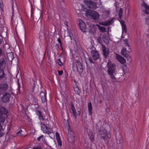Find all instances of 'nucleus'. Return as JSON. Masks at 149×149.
I'll return each instance as SVG.
<instances>
[{"instance_id": "obj_61", "label": "nucleus", "mask_w": 149, "mask_h": 149, "mask_svg": "<svg viewBox=\"0 0 149 149\" xmlns=\"http://www.w3.org/2000/svg\"><path fill=\"white\" fill-rule=\"evenodd\" d=\"M121 38H124V36H123V34H122V36H121Z\"/></svg>"}, {"instance_id": "obj_13", "label": "nucleus", "mask_w": 149, "mask_h": 149, "mask_svg": "<svg viewBox=\"0 0 149 149\" xmlns=\"http://www.w3.org/2000/svg\"><path fill=\"white\" fill-rule=\"evenodd\" d=\"M141 6L145 8L144 9H142V11L147 14H149V6L144 2L141 4Z\"/></svg>"}, {"instance_id": "obj_22", "label": "nucleus", "mask_w": 149, "mask_h": 149, "mask_svg": "<svg viewBox=\"0 0 149 149\" xmlns=\"http://www.w3.org/2000/svg\"><path fill=\"white\" fill-rule=\"evenodd\" d=\"M36 113L38 115L39 118L40 120H44V119L42 115V112L40 110H38L36 111Z\"/></svg>"}, {"instance_id": "obj_27", "label": "nucleus", "mask_w": 149, "mask_h": 149, "mask_svg": "<svg viewBox=\"0 0 149 149\" xmlns=\"http://www.w3.org/2000/svg\"><path fill=\"white\" fill-rule=\"evenodd\" d=\"M88 108L89 114L91 116L92 114V106L91 102H90L88 104Z\"/></svg>"}, {"instance_id": "obj_23", "label": "nucleus", "mask_w": 149, "mask_h": 149, "mask_svg": "<svg viewBox=\"0 0 149 149\" xmlns=\"http://www.w3.org/2000/svg\"><path fill=\"white\" fill-rule=\"evenodd\" d=\"M5 75L6 74L4 72L3 69H0V81L4 77H5V79H6L7 77H5Z\"/></svg>"}, {"instance_id": "obj_53", "label": "nucleus", "mask_w": 149, "mask_h": 149, "mask_svg": "<svg viewBox=\"0 0 149 149\" xmlns=\"http://www.w3.org/2000/svg\"><path fill=\"white\" fill-rule=\"evenodd\" d=\"M1 123H0V132L3 130L2 126L1 124Z\"/></svg>"}, {"instance_id": "obj_63", "label": "nucleus", "mask_w": 149, "mask_h": 149, "mask_svg": "<svg viewBox=\"0 0 149 149\" xmlns=\"http://www.w3.org/2000/svg\"><path fill=\"white\" fill-rule=\"evenodd\" d=\"M45 143L47 145V146H48V144H47V143L46 142H45Z\"/></svg>"}, {"instance_id": "obj_30", "label": "nucleus", "mask_w": 149, "mask_h": 149, "mask_svg": "<svg viewBox=\"0 0 149 149\" xmlns=\"http://www.w3.org/2000/svg\"><path fill=\"white\" fill-rule=\"evenodd\" d=\"M123 13V9L121 8H120L119 11V14L118 15V18L119 19H121L122 17V14Z\"/></svg>"}, {"instance_id": "obj_41", "label": "nucleus", "mask_w": 149, "mask_h": 149, "mask_svg": "<svg viewBox=\"0 0 149 149\" xmlns=\"http://www.w3.org/2000/svg\"><path fill=\"white\" fill-rule=\"evenodd\" d=\"M63 70L58 71V74L59 76L61 75L63 73Z\"/></svg>"}, {"instance_id": "obj_17", "label": "nucleus", "mask_w": 149, "mask_h": 149, "mask_svg": "<svg viewBox=\"0 0 149 149\" xmlns=\"http://www.w3.org/2000/svg\"><path fill=\"white\" fill-rule=\"evenodd\" d=\"M40 96L41 98L42 103H44L47 100L46 95L45 93L42 91L40 93Z\"/></svg>"}, {"instance_id": "obj_7", "label": "nucleus", "mask_w": 149, "mask_h": 149, "mask_svg": "<svg viewBox=\"0 0 149 149\" xmlns=\"http://www.w3.org/2000/svg\"><path fill=\"white\" fill-rule=\"evenodd\" d=\"M85 3L86 6L89 8L92 9L93 10H95L96 9L97 6L96 3L91 1H85Z\"/></svg>"}, {"instance_id": "obj_44", "label": "nucleus", "mask_w": 149, "mask_h": 149, "mask_svg": "<svg viewBox=\"0 0 149 149\" xmlns=\"http://www.w3.org/2000/svg\"><path fill=\"white\" fill-rule=\"evenodd\" d=\"M3 54L2 49L0 48V57L3 55Z\"/></svg>"}, {"instance_id": "obj_26", "label": "nucleus", "mask_w": 149, "mask_h": 149, "mask_svg": "<svg viewBox=\"0 0 149 149\" xmlns=\"http://www.w3.org/2000/svg\"><path fill=\"white\" fill-rule=\"evenodd\" d=\"M71 109L72 111V113L73 114L74 116L76 118L77 116V113L76 112L75 109L74 108V105H73V104L72 103L71 104Z\"/></svg>"}, {"instance_id": "obj_33", "label": "nucleus", "mask_w": 149, "mask_h": 149, "mask_svg": "<svg viewBox=\"0 0 149 149\" xmlns=\"http://www.w3.org/2000/svg\"><path fill=\"white\" fill-rule=\"evenodd\" d=\"M122 26V33H123V32H124L125 33L127 32V28L125 25H123Z\"/></svg>"}, {"instance_id": "obj_14", "label": "nucleus", "mask_w": 149, "mask_h": 149, "mask_svg": "<svg viewBox=\"0 0 149 149\" xmlns=\"http://www.w3.org/2000/svg\"><path fill=\"white\" fill-rule=\"evenodd\" d=\"M10 97V94L8 93H5L3 95L2 98V101L4 103H7L9 101Z\"/></svg>"}, {"instance_id": "obj_62", "label": "nucleus", "mask_w": 149, "mask_h": 149, "mask_svg": "<svg viewBox=\"0 0 149 149\" xmlns=\"http://www.w3.org/2000/svg\"><path fill=\"white\" fill-rule=\"evenodd\" d=\"M43 135H42L41 136H40V137L41 138H42V137H43Z\"/></svg>"}, {"instance_id": "obj_37", "label": "nucleus", "mask_w": 149, "mask_h": 149, "mask_svg": "<svg viewBox=\"0 0 149 149\" xmlns=\"http://www.w3.org/2000/svg\"><path fill=\"white\" fill-rule=\"evenodd\" d=\"M33 13L32 12V10H31V20H34V17H33Z\"/></svg>"}, {"instance_id": "obj_28", "label": "nucleus", "mask_w": 149, "mask_h": 149, "mask_svg": "<svg viewBox=\"0 0 149 149\" xmlns=\"http://www.w3.org/2000/svg\"><path fill=\"white\" fill-rule=\"evenodd\" d=\"M118 59L119 61L121 63L124 64L126 62V60L124 58L120 55L118 56Z\"/></svg>"}, {"instance_id": "obj_43", "label": "nucleus", "mask_w": 149, "mask_h": 149, "mask_svg": "<svg viewBox=\"0 0 149 149\" xmlns=\"http://www.w3.org/2000/svg\"><path fill=\"white\" fill-rule=\"evenodd\" d=\"M55 47L57 50H59V44H57L55 46Z\"/></svg>"}, {"instance_id": "obj_19", "label": "nucleus", "mask_w": 149, "mask_h": 149, "mask_svg": "<svg viewBox=\"0 0 149 149\" xmlns=\"http://www.w3.org/2000/svg\"><path fill=\"white\" fill-rule=\"evenodd\" d=\"M96 25L92 24L90 25L88 28V32L91 33H94L95 31Z\"/></svg>"}, {"instance_id": "obj_46", "label": "nucleus", "mask_w": 149, "mask_h": 149, "mask_svg": "<svg viewBox=\"0 0 149 149\" xmlns=\"http://www.w3.org/2000/svg\"><path fill=\"white\" fill-rule=\"evenodd\" d=\"M48 31V29H46V28H45V29H44V35L45 36V34H47V33H46V32H47V31Z\"/></svg>"}, {"instance_id": "obj_58", "label": "nucleus", "mask_w": 149, "mask_h": 149, "mask_svg": "<svg viewBox=\"0 0 149 149\" xmlns=\"http://www.w3.org/2000/svg\"><path fill=\"white\" fill-rule=\"evenodd\" d=\"M103 41H104V42H106V43H107V40H106L105 39H103Z\"/></svg>"}, {"instance_id": "obj_18", "label": "nucleus", "mask_w": 149, "mask_h": 149, "mask_svg": "<svg viewBox=\"0 0 149 149\" xmlns=\"http://www.w3.org/2000/svg\"><path fill=\"white\" fill-rule=\"evenodd\" d=\"M8 113V111L4 107L0 106V114H5L6 115Z\"/></svg>"}, {"instance_id": "obj_45", "label": "nucleus", "mask_w": 149, "mask_h": 149, "mask_svg": "<svg viewBox=\"0 0 149 149\" xmlns=\"http://www.w3.org/2000/svg\"><path fill=\"white\" fill-rule=\"evenodd\" d=\"M22 131L21 130V131H19L17 132V135L18 136H22V135H21V134L20 133V132H22Z\"/></svg>"}, {"instance_id": "obj_3", "label": "nucleus", "mask_w": 149, "mask_h": 149, "mask_svg": "<svg viewBox=\"0 0 149 149\" xmlns=\"http://www.w3.org/2000/svg\"><path fill=\"white\" fill-rule=\"evenodd\" d=\"M96 127L98 129V134L100 138L101 139H105L107 135L106 130L104 128L103 126L101 125H96Z\"/></svg>"}, {"instance_id": "obj_16", "label": "nucleus", "mask_w": 149, "mask_h": 149, "mask_svg": "<svg viewBox=\"0 0 149 149\" xmlns=\"http://www.w3.org/2000/svg\"><path fill=\"white\" fill-rule=\"evenodd\" d=\"M116 139L117 140V143L118 145L117 148H121L122 146L121 143L122 142V139L121 135H120L119 136V137L118 138L117 137H116Z\"/></svg>"}, {"instance_id": "obj_36", "label": "nucleus", "mask_w": 149, "mask_h": 149, "mask_svg": "<svg viewBox=\"0 0 149 149\" xmlns=\"http://www.w3.org/2000/svg\"><path fill=\"white\" fill-rule=\"evenodd\" d=\"M98 42L100 44L102 43V38L101 36H99L97 38Z\"/></svg>"}, {"instance_id": "obj_1", "label": "nucleus", "mask_w": 149, "mask_h": 149, "mask_svg": "<svg viewBox=\"0 0 149 149\" xmlns=\"http://www.w3.org/2000/svg\"><path fill=\"white\" fill-rule=\"evenodd\" d=\"M107 66L108 69L107 73L108 75L111 78L113 82L116 81L117 79L114 75L116 70V65L114 63H112L111 61L110 60L108 61Z\"/></svg>"}, {"instance_id": "obj_32", "label": "nucleus", "mask_w": 149, "mask_h": 149, "mask_svg": "<svg viewBox=\"0 0 149 149\" xmlns=\"http://www.w3.org/2000/svg\"><path fill=\"white\" fill-rule=\"evenodd\" d=\"M89 136L91 141L93 142L94 140V137L93 134L92 133H90L89 134Z\"/></svg>"}, {"instance_id": "obj_24", "label": "nucleus", "mask_w": 149, "mask_h": 149, "mask_svg": "<svg viewBox=\"0 0 149 149\" xmlns=\"http://www.w3.org/2000/svg\"><path fill=\"white\" fill-rule=\"evenodd\" d=\"M73 88H74V91L75 93L79 95H80V91L79 90V89L77 85V84H75L73 86Z\"/></svg>"}, {"instance_id": "obj_11", "label": "nucleus", "mask_w": 149, "mask_h": 149, "mask_svg": "<svg viewBox=\"0 0 149 149\" xmlns=\"http://www.w3.org/2000/svg\"><path fill=\"white\" fill-rule=\"evenodd\" d=\"M91 54L95 60H96L99 59L100 56L98 52L96 50H92L91 51Z\"/></svg>"}, {"instance_id": "obj_12", "label": "nucleus", "mask_w": 149, "mask_h": 149, "mask_svg": "<svg viewBox=\"0 0 149 149\" xmlns=\"http://www.w3.org/2000/svg\"><path fill=\"white\" fill-rule=\"evenodd\" d=\"M103 56L105 58H107L109 54V50L108 49H107L105 46L102 45V49Z\"/></svg>"}, {"instance_id": "obj_47", "label": "nucleus", "mask_w": 149, "mask_h": 149, "mask_svg": "<svg viewBox=\"0 0 149 149\" xmlns=\"http://www.w3.org/2000/svg\"><path fill=\"white\" fill-rule=\"evenodd\" d=\"M125 45V46L129 47V48H130V45H129L128 42L124 43Z\"/></svg>"}, {"instance_id": "obj_60", "label": "nucleus", "mask_w": 149, "mask_h": 149, "mask_svg": "<svg viewBox=\"0 0 149 149\" xmlns=\"http://www.w3.org/2000/svg\"><path fill=\"white\" fill-rule=\"evenodd\" d=\"M0 36L1 37V39H3L2 36V34L0 32Z\"/></svg>"}, {"instance_id": "obj_64", "label": "nucleus", "mask_w": 149, "mask_h": 149, "mask_svg": "<svg viewBox=\"0 0 149 149\" xmlns=\"http://www.w3.org/2000/svg\"><path fill=\"white\" fill-rule=\"evenodd\" d=\"M61 1L62 2H63V3H64V0H61Z\"/></svg>"}, {"instance_id": "obj_57", "label": "nucleus", "mask_w": 149, "mask_h": 149, "mask_svg": "<svg viewBox=\"0 0 149 149\" xmlns=\"http://www.w3.org/2000/svg\"><path fill=\"white\" fill-rule=\"evenodd\" d=\"M41 138L39 137H38V138H37V140L38 141H39L40 140V139H41Z\"/></svg>"}, {"instance_id": "obj_59", "label": "nucleus", "mask_w": 149, "mask_h": 149, "mask_svg": "<svg viewBox=\"0 0 149 149\" xmlns=\"http://www.w3.org/2000/svg\"><path fill=\"white\" fill-rule=\"evenodd\" d=\"M69 36L70 37V39H71V40H72V37H71V35L70 34L69 35Z\"/></svg>"}, {"instance_id": "obj_25", "label": "nucleus", "mask_w": 149, "mask_h": 149, "mask_svg": "<svg viewBox=\"0 0 149 149\" xmlns=\"http://www.w3.org/2000/svg\"><path fill=\"white\" fill-rule=\"evenodd\" d=\"M31 87L32 88V91L33 92H34V88L35 87V81L33 79H32L30 81Z\"/></svg>"}, {"instance_id": "obj_6", "label": "nucleus", "mask_w": 149, "mask_h": 149, "mask_svg": "<svg viewBox=\"0 0 149 149\" xmlns=\"http://www.w3.org/2000/svg\"><path fill=\"white\" fill-rule=\"evenodd\" d=\"M128 50H127L126 48L125 47H123L121 53L123 56L124 57L127 58L128 59H130V57L129 55V53L131 51L130 48L128 49Z\"/></svg>"}, {"instance_id": "obj_40", "label": "nucleus", "mask_w": 149, "mask_h": 149, "mask_svg": "<svg viewBox=\"0 0 149 149\" xmlns=\"http://www.w3.org/2000/svg\"><path fill=\"white\" fill-rule=\"evenodd\" d=\"M57 41L58 43L60 44V46H61V45H62V42L61 39L60 38H59L57 39Z\"/></svg>"}, {"instance_id": "obj_55", "label": "nucleus", "mask_w": 149, "mask_h": 149, "mask_svg": "<svg viewBox=\"0 0 149 149\" xmlns=\"http://www.w3.org/2000/svg\"><path fill=\"white\" fill-rule=\"evenodd\" d=\"M80 114V112L79 111H78V113H77V115L78 116H79Z\"/></svg>"}, {"instance_id": "obj_38", "label": "nucleus", "mask_w": 149, "mask_h": 149, "mask_svg": "<svg viewBox=\"0 0 149 149\" xmlns=\"http://www.w3.org/2000/svg\"><path fill=\"white\" fill-rule=\"evenodd\" d=\"M102 39H105L106 40H107V36L106 34H104L103 35Z\"/></svg>"}, {"instance_id": "obj_4", "label": "nucleus", "mask_w": 149, "mask_h": 149, "mask_svg": "<svg viewBox=\"0 0 149 149\" xmlns=\"http://www.w3.org/2000/svg\"><path fill=\"white\" fill-rule=\"evenodd\" d=\"M68 140L70 143H74L75 141V134L74 131L71 129L68 130Z\"/></svg>"}, {"instance_id": "obj_42", "label": "nucleus", "mask_w": 149, "mask_h": 149, "mask_svg": "<svg viewBox=\"0 0 149 149\" xmlns=\"http://www.w3.org/2000/svg\"><path fill=\"white\" fill-rule=\"evenodd\" d=\"M89 60L91 63H92L93 64H95V62H94L92 59L91 57H89Z\"/></svg>"}, {"instance_id": "obj_29", "label": "nucleus", "mask_w": 149, "mask_h": 149, "mask_svg": "<svg viewBox=\"0 0 149 149\" xmlns=\"http://www.w3.org/2000/svg\"><path fill=\"white\" fill-rule=\"evenodd\" d=\"M98 29L102 32L104 33L106 31V28L104 26H101L98 24L97 25Z\"/></svg>"}, {"instance_id": "obj_2", "label": "nucleus", "mask_w": 149, "mask_h": 149, "mask_svg": "<svg viewBox=\"0 0 149 149\" xmlns=\"http://www.w3.org/2000/svg\"><path fill=\"white\" fill-rule=\"evenodd\" d=\"M85 14L86 16L94 20H97L99 18L100 15L98 13L91 9H87Z\"/></svg>"}, {"instance_id": "obj_54", "label": "nucleus", "mask_w": 149, "mask_h": 149, "mask_svg": "<svg viewBox=\"0 0 149 149\" xmlns=\"http://www.w3.org/2000/svg\"><path fill=\"white\" fill-rule=\"evenodd\" d=\"M123 41L125 42L124 43L128 42V40L127 39L124 40Z\"/></svg>"}, {"instance_id": "obj_8", "label": "nucleus", "mask_w": 149, "mask_h": 149, "mask_svg": "<svg viewBox=\"0 0 149 149\" xmlns=\"http://www.w3.org/2000/svg\"><path fill=\"white\" fill-rule=\"evenodd\" d=\"M78 24L81 30L83 32H86V27L85 23L81 19H79L78 21Z\"/></svg>"}, {"instance_id": "obj_49", "label": "nucleus", "mask_w": 149, "mask_h": 149, "mask_svg": "<svg viewBox=\"0 0 149 149\" xmlns=\"http://www.w3.org/2000/svg\"><path fill=\"white\" fill-rule=\"evenodd\" d=\"M33 149H42L41 147L40 146H37L36 147H35L33 148Z\"/></svg>"}, {"instance_id": "obj_5", "label": "nucleus", "mask_w": 149, "mask_h": 149, "mask_svg": "<svg viewBox=\"0 0 149 149\" xmlns=\"http://www.w3.org/2000/svg\"><path fill=\"white\" fill-rule=\"evenodd\" d=\"M41 129L43 131L44 133L49 134L52 132V130L47 127L44 123H41Z\"/></svg>"}, {"instance_id": "obj_50", "label": "nucleus", "mask_w": 149, "mask_h": 149, "mask_svg": "<svg viewBox=\"0 0 149 149\" xmlns=\"http://www.w3.org/2000/svg\"><path fill=\"white\" fill-rule=\"evenodd\" d=\"M13 4L12 5V8H13V12H12V19L14 15V9H13Z\"/></svg>"}, {"instance_id": "obj_15", "label": "nucleus", "mask_w": 149, "mask_h": 149, "mask_svg": "<svg viewBox=\"0 0 149 149\" xmlns=\"http://www.w3.org/2000/svg\"><path fill=\"white\" fill-rule=\"evenodd\" d=\"M6 66V62L3 58L0 59V69H4Z\"/></svg>"}, {"instance_id": "obj_56", "label": "nucleus", "mask_w": 149, "mask_h": 149, "mask_svg": "<svg viewBox=\"0 0 149 149\" xmlns=\"http://www.w3.org/2000/svg\"><path fill=\"white\" fill-rule=\"evenodd\" d=\"M3 39L0 38V45L2 43Z\"/></svg>"}, {"instance_id": "obj_39", "label": "nucleus", "mask_w": 149, "mask_h": 149, "mask_svg": "<svg viewBox=\"0 0 149 149\" xmlns=\"http://www.w3.org/2000/svg\"><path fill=\"white\" fill-rule=\"evenodd\" d=\"M120 23L121 24L122 26L124 25H125V22L123 20H121L120 21Z\"/></svg>"}, {"instance_id": "obj_34", "label": "nucleus", "mask_w": 149, "mask_h": 149, "mask_svg": "<svg viewBox=\"0 0 149 149\" xmlns=\"http://www.w3.org/2000/svg\"><path fill=\"white\" fill-rule=\"evenodd\" d=\"M56 62L60 66H62L63 65V63L61 62L60 58L57 59Z\"/></svg>"}, {"instance_id": "obj_35", "label": "nucleus", "mask_w": 149, "mask_h": 149, "mask_svg": "<svg viewBox=\"0 0 149 149\" xmlns=\"http://www.w3.org/2000/svg\"><path fill=\"white\" fill-rule=\"evenodd\" d=\"M145 23L149 25V15L147 16L145 19Z\"/></svg>"}, {"instance_id": "obj_20", "label": "nucleus", "mask_w": 149, "mask_h": 149, "mask_svg": "<svg viewBox=\"0 0 149 149\" xmlns=\"http://www.w3.org/2000/svg\"><path fill=\"white\" fill-rule=\"evenodd\" d=\"M115 19L114 17L112 18L110 20L108 21L105 22L100 24H101L105 26H107L112 24L113 22L114 19Z\"/></svg>"}, {"instance_id": "obj_52", "label": "nucleus", "mask_w": 149, "mask_h": 149, "mask_svg": "<svg viewBox=\"0 0 149 149\" xmlns=\"http://www.w3.org/2000/svg\"><path fill=\"white\" fill-rule=\"evenodd\" d=\"M64 24L67 27L68 26V22L67 21H65L64 22Z\"/></svg>"}, {"instance_id": "obj_21", "label": "nucleus", "mask_w": 149, "mask_h": 149, "mask_svg": "<svg viewBox=\"0 0 149 149\" xmlns=\"http://www.w3.org/2000/svg\"><path fill=\"white\" fill-rule=\"evenodd\" d=\"M56 135L58 144L60 146H61L62 144V141L60 138L59 134L58 132H56Z\"/></svg>"}, {"instance_id": "obj_31", "label": "nucleus", "mask_w": 149, "mask_h": 149, "mask_svg": "<svg viewBox=\"0 0 149 149\" xmlns=\"http://www.w3.org/2000/svg\"><path fill=\"white\" fill-rule=\"evenodd\" d=\"M5 119L6 118L5 116L0 114V123H3L4 122Z\"/></svg>"}, {"instance_id": "obj_48", "label": "nucleus", "mask_w": 149, "mask_h": 149, "mask_svg": "<svg viewBox=\"0 0 149 149\" xmlns=\"http://www.w3.org/2000/svg\"><path fill=\"white\" fill-rule=\"evenodd\" d=\"M17 84H18V91H20V84L19 83L18 81V82H17Z\"/></svg>"}, {"instance_id": "obj_51", "label": "nucleus", "mask_w": 149, "mask_h": 149, "mask_svg": "<svg viewBox=\"0 0 149 149\" xmlns=\"http://www.w3.org/2000/svg\"><path fill=\"white\" fill-rule=\"evenodd\" d=\"M5 134L3 132H0V137H1L2 136Z\"/></svg>"}, {"instance_id": "obj_9", "label": "nucleus", "mask_w": 149, "mask_h": 149, "mask_svg": "<svg viewBox=\"0 0 149 149\" xmlns=\"http://www.w3.org/2000/svg\"><path fill=\"white\" fill-rule=\"evenodd\" d=\"M8 88V84L6 82H1L0 84V94H2Z\"/></svg>"}, {"instance_id": "obj_10", "label": "nucleus", "mask_w": 149, "mask_h": 149, "mask_svg": "<svg viewBox=\"0 0 149 149\" xmlns=\"http://www.w3.org/2000/svg\"><path fill=\"white\" fill-rule=\"evenodd\" d=\"M76 66L78 72L81 74L83 72V69L82 64L79 60H76Z\"/></svg>"}]
</instances>
